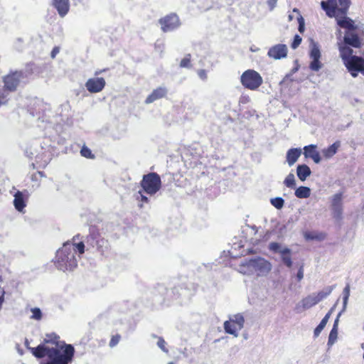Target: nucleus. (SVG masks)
Segmentation results:
<instances>
[{
  "instance_id": "obj_54",
  "label": "nucleus",
  "mask_w": 364,
  "mask_h": 364,
  "mask_svg": "<svg viewBox=\"0 0 364 364\" xmlns=\"http://www.w3.org/2000/svg\"><path fill=\"white\" fill-rule=\"evenodd\" d=\"M168 364H174V363H173V362H171V363H168Z\"/></svg>"
},
{
  "instance_id": "obj_7",
  "label": "nucleus",
  "mask_w": 364,
  "mask_h": 364,
  "mask_svg": "<svg viewBox=\"0 0 364 364\" xmlns=\"http://www.w3.org/2000/svg\"><path fill=\"white\" fill-rule=\"evenodd\" d=\"M142 191L149 196L155 195L161 188V179L156 172H151L143 176L140 181Z\"/></svg>"
},
{
  "instance_id": "obj_21",
  "label": "nucleus",
  "mask_w": 364,
  "mask_h": 364,
  "mask_svg": "<svg viewBox=\"0 0 364 364\" xmlns=\"http://www.w3.org/2000/svg\"><path fill=\"white\" fill-rule=\"evenodd\" d=\"M14 205L15 208L21 212L26 207V202L23 198V195L21 191H17L14 195Z\"/></svg>"
},
{
  "instance_id": "obj_8",
  "label": "nucleus",
  "mask_w": 364,
  "mask_h": 364,
  "mask_svg": "<svg viewBox=\"0 0 364 364\" xmlns=\"http://www.w3.org/2000/svg\"><path fill=\"white\" fill-rule=\"evenodd\" d=\"M240 82L245 88L256 90L262 85L263 79L258 72L249 69L241 75Z\"/></svg>"
},
{
  "instance_id": "obj_16",
  "label": "nucleus",
  "mask_w": 364,
  "mask_h": 364,
  "mask_svg": "<svg viewBox=\"0 0 364 364\" xmlns=\"http://www.w3.org/2000/svg\"><path fill=\"white\" fill-rule=\"evenodd\" d=\"M288 49L284 44H277L271 47L267 53L269 58L275 60H279L286 58L287 55Z\"/></svg>"
},
{
  "instance_id": "obj_46",
  "label": "nucleus",
  "mask_w": 364,
  "mask_h": 364,
  "mask_svg": "<svg viewBox=\"0 0 364 364\" xmlns=\"http://www.w3.org/2000/svg\"><path fill=\"white\" fill-rule=\"evenodd\" d=\"M296 277H297V279L298 281H301L303 277H304V269H303V267L301 266L299 269L298 270V272H297V274H296Z\"/></svg>"
},
{
  "instance_id": "obj_37",
  "label": "nucleus",
  "mask_w": 364,
  "mask_h": 364,
  "mask_svg": "<svg viewBox=\"0 0 364 364\" xmlns=\"http://www.w3.org/2000/svg\"><path fill=\"white\" fill-rule=\"evenodd\" d=\"M333 218L336 220H341L343 214V207H332Z\"/></svg>"
},
{
  "instance_id": "obj_3",
  "label": "nucleus",
  "mask_w": 364,
  "mask_h": 364,
  "mask_svg": "<svg viewBox=\"0 0 364 364\" xmlns=\"http://www.w3.org/2000/svg\"><path fill=\"white\" fill-rule=\"evenodd\" d=\"M54 263L58 269L63 272L73 270L77 267V261L69 242H65L57 251Z\"/></svg>"
},
{
  "instance_id": "obj_49",
  "label": "nucleus",
  "mask_w": 364,
  "mask_h": 364,
  "mask_svg": "<svg viewBox=\"0 0 364 364\" xmlns=\"http://www.w3.org/2000/svg\"><path fill=\"white\" fill-rule=\"evenodd\" d=\"M345 291L346 292V296H345V298H344V300H345V301H346L348 299V294H349V287H346L345 288Z\"/></svg>"
},
{
  "instance_id": "obj_39",
  "label": "nucleus",
  "mask_w": 364,
  "mask_h": 364,
  "mask_svg": "<svg viewBox=\"0 0 364 364\" xmlns=\"http://www.w3.org/2000/svg\"><path fill=\"white\" fill-rule=\"evenodd\" d=\"M120 339H121V336L119 334H116V335L112 336L110 339L109 346L111 348L114 347L115 346H117L119 343Z\"/></svg>"
},
{
  "instance_id": "obj_30",
  "label": "nucleus",
  "mask_w": 364,
  "mask_h": 364,
  "mask_svg": "<svg viewBox=\"0 0 364 364\" xmlns=\"http://www.w3.org/2000/svg\"><path fill=\"white\" fill-rule=\"evenodd\" d=\"M305 237L307 240H322L326 237L325 233H315V232H306L305 234Z\"/></svg>"
},
{
  "instance_id": "obj_1",
  "label": "nucleus",
  "mask_w": 364,
  "mask_h": 364,
  "mask_svg": "<svg viewBox=\"0 0 364 364\" xmlns=\"http://www.w3.org/2000/svg\"><path fill=\"white\" fill-rule=\"evenodd\" d=\"M350 0H327L321 1V8L326 11V15L333 18L335 17L337 24L346 31L358 30V26L353 20L346 16L349 6Z\"/></svg>"
},
{
  "instance_id": "obj_5",
  "label": "nucleus",
  "mask_w": 364,
  "mask_h": 364,
  "mask_svg": "<svg viewBox=\"0 0 364 364\" xmlns=\"http://www.w3.org/2000/svg\"><path fill=\"white\" fill-rule=\"evenodd\" d=\"M271 264L262 257L246 259L240 264V272L244 274H250L257 272L258 275L268 273L271 270Z\"/></svg>"
},
{
  "instance_id": "obj_29",
  "label": "nucleus",
  "mask_w": 364,
  "mask_h": 364,
  "mask_svg": "<svg viewBox=\"0 0 364 364\" xmlns=\"http://www.w3.org/2000/svg\"><path fill=\"white\" fill-rule=\"evenodd\" d=\"M343 193H338L332 198L331 207H342Z\"/></svg>"
},
{
  "instance_id": "obj_23",
  "label": "nucleus",
  "mask_w": 364,
  "mask_h": 364,
  "mask_svg": "<svg viewBox=\"0 0 364 364\" xmlns=\"http://www.w3.org/2000/svg\"><path fill=\"white\" fill-rule=\"evenodd\" d=\"M331 310L329 311L326 314V316L322 318V320L321 321L320 323L317 326V327L314 329V336L315 337H317L318 336V335L320 334V333L321 332V331L324 328V327L326 326L330 316H331Z\"/></svg>"
},
{
  "instance_id": "obj_48",
  "label": "nucleus",
  "mask_w": 364,
  "mask_h": 364,
  "mask_svg": "<svg viewBox=\"0 0 364 364\" xmlns=\"http://www.w3.org/2000/svg\"><path fill=\"white\" fill-rule=\"evenodd\" d=\"M198 74L199 77L203 80H205L207 77L206 72L205 70H199Z\"/></svg>"
},
{
  "instance_id": "obj_10",
  "label": "nucleus",
  "mask_w": 364,
  "mask_h": 364,
  "mask_svg": "<svg viewBox=\"0 0 364 364\" xmlns=\"http://www.w3.org/2000/svg\"><path fill=\"white\" fill-rule=\"evenodd\" d=\"M75 349L70 344H65L63 353L58 351V354L50 358V361L46 364H68L71 362L74 355Z\"/></svg>"
},
{
  "instance_id": "obj_17",
  "label": "nucleus",
  "mask_w": 364,
  "mask_h": 364,
  "mask_svg": "<svg viewBox=\"0 0 364 364\" xmlns=\"http://www.w3.org/2000/svg\"><path fill=\"white\" fill-rule=\"evenodd\" d=\"M168 90L166 87H159L154 89L145 100L146 104H150L154 101L166 97Z\"/></svg>"
},
{
  "instance_id": "obj_38",
  "label": "nucleus",
  "mask_w": 364,
  "mask_h": 364,
  "mask_svg": "<svg viewBox=\"0 0 364 364\" xmlns=\"http://www.w3.org/2000/svg\"><path fill=\"white\" fill-rule=\"evenodd\" d=\"M310 57L311 59H320L321 52H320V50L318 49V48L314 47L311 50Z\"/></svg>"
},
{
  "instance_id": "obj_6",
  "label": "nucleus",
  "mask_w": 364,
  "mask_h": 364,
  "mask_svg": "<svg viewBox=\"0 0 364 364\" xmlns=\"http://www.w3.org/2000/svg\"><path fill=\"white\" fill-rule=\"evenodd\" d=\"M86 241L88 245L95 247L101 256H107L110 252L111 247L108 240L102 237L96 228L90 230Z\"/></svg>"
},
{
  "instance_id": "obj_14",
  "label": "nucleus",
  "mask_w": 364,
  "mask_h": 364,
  "mask_svg": "<svg viewBox=\"0 0 364 364\" xmlns=\"http://www.w3.org/2000/svg\"><path fill=\"white\" fill-rule=\"evenodd\" d=\"M32 354L37 358H43L47 355L49 358L58 354L59 349L56 348H48L45 344L38 345L36 348H28Z\"/></svg>"
},
{
  "instance_id": "obj_22",
  "label": "nucleus",
  "mask_w": 364,
  "mask_h": 364,
  "mask_svg": "<svg viewBox=\"0 0 364 364\" xmlns=\"http://www.w3.org/2000/svg\"><path fill=\"white\" fill-rule=\"evenodd\" d=\"M311 173L310 168L306 164L299 165L297 166V176L301 181H305L306 178L311 175Z\"/></svg>"
},
{
  "instance_id": "obj_20",
  "label": "nucleus",
  "mask_w": 364,
  "mask_h": 364,
  "mask_svg": "<svg viewBox=\"0 0 364 364\" xmlns=\"http://www.w3.org/2000/svg\"><path fill=\"white\" fill-rule=\"evenodd\" d=\"M301 154V150L298 148H292L288 150L287 153V161L289 166H291L298 160Z\"/></svg>"
},
{
  "instance_id": "obj_28",
  "label": "nucleus",
  "mask_w": 364,
  "mask_h": 364,
  "mask_svg": "<svg viewBox=\"0 0 364 364\" xmlns=\"http://www.w3.org/2000/svg\"><path fill=\"white\" fill-rule=\"evenodd\" d=\"M339 144L336 142L332 145L328 147L326 150L323 151L324 155L326 157H331L333 156L337 151Z\"/></svg>"
},
{
  "instance_id": "obj_27",
  "label": "nucleus",
  "mask_w": 364,
  "mask_h": 364,
  "mask_svg": "<svg viewBox=\"0 0 364 364\" xmlns=\"http://www.w3.org/2000/svg\"><path fill=\"white\" fill-rule=\"evenodd\" d=\"M282 259L284 264L288 267H291L292 265V261L291 257V251L288 248L284 249L281 251Z\"/></svg>"
},
{
  "instance_id": "obj_36",
  "label": "nucleus",
  "mask_w": 364,
  "mask_h": 364,
  "mask_svg": "<svg viewBox=\"0 0 364 364\" xmlns=\"http://www.w3.org/2000/svg\"><path fill=\"white\" fill-rule=\"evenodd\" d=\"M191 54H187L181 60L180 63V67L181 68H190L191 64Z\"/></svg>"
},
{
  "instance_id": "obj_44",
  "label": "nucleus",
  "mask_w": 364,
  "mask_h": 364,
  "mask_svg": "<svg viewBox=\"0 0 364 364\" xmlns=\"http://www.w3.org/2000/svg\"><path fill=\"white\" fill-rule=\"evenodd\" d=\"M143 192L144 191L142 190L141 191H139L138 193L139 194V198H138L137 199L141 201L142 203H149V198L146 196H144L143 194Z\"/></svg>"
},
{
  "instance_id": "obj_47",
  "label": "nucleus",
  "mask_w": 364,
  "mask_h": 364,
  "mask_svg": "<svg viewBox=\"0 0 364 364\" xmlns=\"http://www.w3.org/2000/svg\"><path fill=\"white\" fill-rule=\"evenodd\" d=\"M60 51V49L58 47L55 46L53 48L51 53H50V56L52 58H54L56 55L59 53Z\"/></svg>"
},
{
  "instance_id": "obj_9",
  "label": "nucleus",
  "mask_w": 364,
  "mask_h": 364,
  "mask_svg": "<svg viewBox=\"0 0 364 364\" xmlns=\"http://www.w3.org/2000/svg\"><path fill=\"white\" fill-rule=\"evenodd\" d=\"M244 323V316L241 314H237L233 315L229 321H225L224 329L227 333L237 336L238 331L243 328Z\"/></svg>"
},
{
  "instance_id": "obj_43",
  "label": "nucleus",
  "mask_w": 364,
  "mask_h": 364,
  "mask_svg": "<svg viewBox=\"0 0 364 364\" xmlns=\"http://www.w3.org/2000/svg\"><path fill=\"white\" fill-rule=\"evenodd\" d=\"M298 22H299V32L302 33L304 31V20L302 16H299L298 18Z\"/></svg>"
},
{
  "instance_id": "obj_13",
  "label": "nucleus",
  "mask_w": 364,
  "mask_h": 364,
  "mask_svg": "<svg viewBox=\"0 0 364 364\" xmlns=\"http://www.w3.org/2000/svg\"><path fill=\"white\" fill-rule=\"evenodd\" d=\"M331 292V289L328 288L326 291H321L315 295H309L301 300V305L304 309H308L315 306L318 302L325 299Z\"/></svg>"
},
{
  "instance_id": "obj_26",
  "label": "nucleus",
  "mask_w": 364,
  "mask_h": 364,
  "mask_svg": "<svg viewBox=\"0 0 364 364\" xmlns=\"http://www.w3.org/2000/svg\"><path fill=\"white\" fill-rule=\"evenodd\" d=\"M338 318H337L334 322V324H333V326L329 333V336H328V345H332L335 343V341H336L337 339V336H338Z\"/></svg>"
},
{
  "instance_id": "obj_32",
  "label": "nucleus",
  "mask_w": 364,
  "mask_h": 364,
  "mask_svg": "<svg viewBox=\"0 0 364 364\" xmlns=\"http://www.w3.org/2000/svg\"><path fill=\"white\" fill-rule=\"evenodd\" d=\"M284 183L288 188H294L296 186L294 175L289 173L285 178Z\"/></svg>"
},
{
  "instance_id": "obj_40",
  "label": "nucleus",
  "mask_w": 364,
  "mask_h": 364,
  "mask_svg": "<svg viewBox=\"0 0 364 364\" xmlns=\"http://www.w3.org/2000/svg\"><path fill=\"white\" fill-rule=\"evenodd\" d=\"M166 343L162 337H159L157 346L164 352L167 353L168 349L166 347Z\"/></svg>"
},
{
  "instance_id": "obj_2",
  "label": "nucleus",
  "mask_w": 364,
  "mask_h": 364,
  "mask_svg": "<svg viewBox=\"0 0 364 364\" xmlns=\"http://www.w3.org/2000/svg\"><path fill=\"white\" fill-rule=\"evenodd\" d=\"M353 50L346 45L339 46V54L343 64L350 75L355 77L359 72L364 73V59L362 57L353 55Z\"/></svg>"
},
{
  "instance_id": "obj_4",
  "label": "nucleus",
  "mask_w": 364,
  "mask_h": 364,
  "mask_svg": "<svg viewBox=\"0 0 364 364\" xmlns=\"http://www.w3.org/2000/svg\"><path fill=\"white\" fill-rule=\"evenodd\" d=\"M23 77L22 71L16 70L10 72L2 77L4 86L3 89L0 90V107L7 104L9 93L17 90Z\"/></svg>"
},
{
  "instance_id": "obj_52",
  "label": "nucleus",
  "mask_w": 364,
  "mask_h": 364,
  "mask_svg": "<svg viewBox=\"0 0 364 364\" xmlns=\"http://www.w3.org/2000/svg\"><path fill=\"white\" fill-rule=\"evenodd\" d=\"M36 174H37V173H34V174H33V175H32V176H31V180H32V181H36V180H37Z\"/></svg>"
},
{
  "instance_id": "obj_11",
  "label": "nucleus",
  "mask_w": 364,
  "mask_h": 364,
  "mask_svg": "<svg viewBox=\"0 0 364 364\" xmlns=\"http://www.w3.org/2000/svg\"><path fill=\"white\" fill-rule=\"evenodd\" d=\"M341 45H346L350 48H360L363 45V41L357 30L345 31L343 41L338 43V46L339 47Z\"/></svg>"
},
{
  "instance_id": "obj_18",
  "label": "nucleus",
  "mask_w": 364,
  "mask_h": 364,
  "mask_svg": "<svg viewBox=\"0 0 364 364\" xmlns=\"http://www.w3.org/2000/svg\"><path fill=\"white\" fill-rule=\"evenodd\" d=\"M53 6L61 17H64L70 10L69 0H53Z\"/></svg>"
},
{
  "instance_id": "obj_34",
  "label": "nucleus",
  "mask_w": 364,
  "mask_h": 364,
  "mask_svg": "<svg viewBox=\"0 0 364 364\" xmlns=\"http://www.w3.org/2000/svg\"><path fill=\"white\" fill-rule=\"evenodd\" d=\"M284 200L282 198L277 197L271 199V204L277 209H281L284 206Z\"/></svg>"
},
{
  "instance_id": "obj_15",
  "label": "nucleus",
  "mask_w": 364,
  "mask_h": 364,
  "mask_svg": "<svg viewBox=\"0 0 364 364\" xmlns=\"http://www.w3.org/2000/svg\"><path fill=\"white\" fill-rule=\"evenodd\" d=\"M106 82L103 77L90 78L85 82V87L90 93L101 92L105 87Z\"/></svg>"
},
{
  "instance_id": "obj_53",
  "label": "nucleus",
  "mask_w": 364,
  "mask_h": 364,
  "mask_svg": "<svg viewBox=\"0 0 364 364\" xmlns=\"http://www.w3.org/2000/svg\"><path fill=\"white\" fill-rule=\"evenodd\" d=\"M248 252H249L250 254H254V253H255V251H254V250H250L248 251Z\"/></svg>"
},
{
  "instance_id": "obj_31",
  "label": "nucleus",
  "mask_w": 364,
  "mask_h": 364,
  "mask_svg": "<svg viewBox=\"0 0 364 364\" xmlns=\"http://www.w3.org/2000/svg\"><path fill=\"white\" fill-rule=\"evenodd\" d=\"M71 248L74 251V255L77 252L80 255H82L85 252V245L83 242H80L78 243H70Z\"/></svg>"
},
{
  "instance_id": "obj_24",
  "label": "nucleus",
  "mask_w": 364,
  "mask_h": 364,
  "mask_svg": "<svg viewBox=\"0 0 364 364\" xmlns=\"http://www.w3.org/2000/svg\"><path fill=\"white\" fill-rule=\"evenodd\" d=\"M298 198H307L311 195V189L306 186H299L294 193Z\"/></svg>"
},
{
  "instance_id": "obj_25",
  "label": "nucleus",
  "mask_w": 364,
  "mask_h": 364,
  "mask_svg": "<svg viewBox=\"0 0 364 364\" xmlns=\"http://www.w3.org/2000/svg\"><path fill=\"white\" fill-rule=\"evenodd\" d=\"M59 336L56 335L55 333H50L46 335V338L43 340V343H51L55 345V348L59 349Z\"/></svg>"
},
{
  "instance_id": "obj_19",
  "label": "nucleus",
  "mask_w": 364,
  "mask_h": 364,
  "mask_svg": "<svg viewBox=\"0 0 364 364\" xmlns=\"http://www.w3.org/2000/svg\"><path fill=\"white\" fill-rule=\"evenodd\" d=\"M316 148V145L314 144L306 146L304 148V154L306 158H311L316 164H318L321 161V156Z\"/></svg>"
},
{
  "instance_id": "obj_51",
  "label": "nucleus",
  "mask_w": 364,
  "mask_h": 364,
  "mask_svg": "<svg viewBox=\"0 0 364 364\" xmlns=\"http://www.w3.org/2000/svg\"><path fill=\"white\" fill-rule=\"evenodd\" d=\"M37 174H38L41 177H45L46 174L43 171H38Z\"/></svg>"
},
{
  "instance_id": "obj_35",
  "label": "nucleus",
  "mask_w": 364,
  "mask_h": 364,
  "mask_svg": "<svg viewBox=\"0 0 364 364\" xmlns=\"http://www.w3.org/2000/svg\"><path fill=\"white\" fill-rule=\"evenodd\" d=\"M80 154L82 156L87 159H94L95 155L92 153V151L86 146H83L80 150Z\"/></svg>"
},
{
  "instance_id": "obj_42",
  "label": "nucleus",
  "mask_w": 364,
  "mask_h": 364,
  "mask_svg": "<svg viewBox=\"0 0 364 364\" xmlns=\"http://www.w3.org/2000/svg\"><path fill=\"white\" fill-rule=\"evenodd\" d=\"M32 312H33L32 318L37 319V320H40L42 318V313H41L40 309L35 308V309H32Z\"/></svg>"
},
{
  "instance_id": "obj_12",
  "label": "nucleus",
  "mask_w": 364,
  "mask_h": 364,
  "mask_svg": "<svg viewBox=\"0 0 364 364\" xmlns=\"http://www.w3.org/2000/svg\"><path fill=\"white\" fill-rule=\"evenodd\" d=\"M159 23L164 32L173 31L181 24L179 18L176 14H170L160 18Z\"/></svg>"
},
{
  "instance_id": "obj_41",
  "label": "nucleus",
  "mask_w": 364,
  "mask_h": 364,
  "mask_svg": "<svg viewBox=\"0 0 364 364\" xmlns=\"http://www.w3.org/2000/svg\"><path fill=\"white\" fill-rule=\"evenodd\" d=\"M301 41L302 39L299 35H295L291 43V48L294 49L296 48L301 44Z\"/></svg>"
},
{
  "instance_id": "obj_50",
  "label": "nucleus",
  "mask_w": 364,
  "mask_h": 364,
  "mask_svg": "<svg viewBox=\"0 0 364 364\" xmlns=\"http://www.w3.org/2000/svg\"><path fill=\"white\" fill-rule=\"evenodd\" d=\"M105 70H106V69L97 70V71L95 72V75H98L101 74L102 72H104Z\"/></svg>"
},
{
  "instance_id": "obj_33",
  "label": "nucleus",
  "mask_w": 364,
  "mask_h": 364,
  "mask_svg": "<svg viewBox=\"0 0 364 364\" xmlns=\"http://www.w3.org/2000/svg\"><path fill=\"white\" fill-rule=\"evenodd\" d=\"M322 67V63L319 59H312L309 65V68L313 71H318Z\"/></svg>"
},
{
  "instance_id": "obj_45",
  "label": "nucleus",
  "mask_w": 364,
  "mask_h": 364,
  "mask_svg": "<svg viewBox=\"0 0 364 364\" xmlns=\"http://www.w3.org/2000/svg\"><path fill=\"white\" fill-rule=\"evenodd\" d=\"M280 248V245L277 242H272L269 244V249L274 252H277Z\"/></svg>"
}]
</instances>
